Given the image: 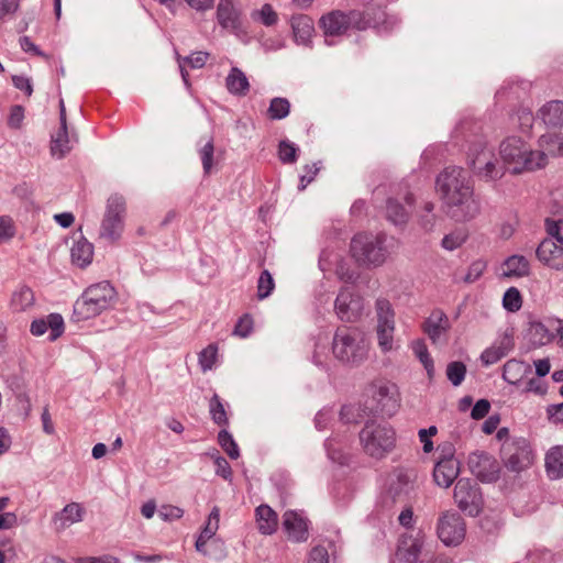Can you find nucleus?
<instances>
[{"label":"nucleus","instance_id":"obj_1","mask_svg":"<svg viewBox=\"0 0 563 563\" xmlns=\"http://www.w3.org/2000/svg\"><path fill=\"white\" fill-rule=\"evenodd\" d=\"M437 190L445 205L446 213L456 221H468L479 213V201L475 198L473 185L463 168H445L438 176Z\"/></svg>","mask_w":563,"mask_h":563},{"label":"nucleus","instance_id":"obj_31","mask_svg":"<svg viewBox=\"0 0 563 563\" xmlns=\"http://www.w3.org/2000/svg\"><path fill=\"white\" fill-rule=\"evenodd\" d=\"M291 27L296 40L302 44L308 43L314 33L313 21L306 14L294 15Z\"/></svg>","mask_w":563,"mask_h":563},{"label":"nucleus","instance_id":"obj_7","mask_svg":"<svg viewBox=\"0 0 563 563\" xmlns=\"http://www.w3.org/2000/svg\"><path fill=\"white\" fill-rule=\"evenodd\" d=\"M364 451L374 457H382L395 445V432L385 423L368 422L360 433Z\"/></svg>","mask_w":563,"mask_h":563},{"label":"nucleus","instance_id":"obj_60","mask_svg":"<svg viewBox=\"0 0 563 563\" xmlns=\"http://www.w3.org/2000/svg\"><path fill=\"white\" fill-rule=\"evenodd\" d=\"M547 231L563 246V219L547 221Z\"/></svg>","mask_w":563,"mask_h":563},{"label":"nucleus","instance_id":"obj_10","mask_svg":"<svg viewBox=\"0 0 563 563\" xmlns=\"http://www.w3.org/2000/svg\"><path fill=\"white\" fill-rule=\"evenodd\" d=\"M376 334L377 344L383 353L394 350L395 312L386 299L376 301Z\"/></svg>","mask_w":563,"mask_h":563},{"label":"nucleus","instance_id":"obj_64","mask_svg":"<svg viewBox=\"0 0 563 563\" xmlns=\"http://www.w3.org/2000/svg\"><path fill=\"white\" fill-rule=\"evenodd\" d=\"M75 563H118V560L110 555H103L99 558L85 556L76 559Z\"/></svg>","mask_w":563,"mask_h":563},{"label":"nucleus","instance_id":"obj_55","mask_svg":"<svg viewBox=\"0 0 563 563\" xmlns=\"http://www.w3.org/2000/svg\"><path fill=\"white\" fill-rule=\"evenodd\" d=\"M530 335L533 341L540 345H543L551 341L552 334L547 330L542 323H534L530 328Z\"/></svg>","mask_w":563,"mask_h":563},{"label":"nucleus","instance_id":"obj_49","mask_svg":"<svg viewBox=\"0 0 563 563\" xmlns=\"http://www.w3.org/2000/svg\"><path fill=\"white\" fill-rule=\"evenodd\" d=\"M298 152V146L289 141H282L278 145V157L284 164L295 163Z\"/></svg>","mask_w":563,"mask_h":563},{"label":"nucleus","instance_id":"obj_36","mask_svg":"<svg viewBox=\"0 0 563 563\" xmlns=\"http://www.w3.org/2000/svg\"><path fill=\"white\" fill-rule=\"evenodd\" d=\"M228 90L233 95L244 96L249 92L250 82L245 74L233 67L225 79Z\"/></svg>","mask_w":563,"mask_h":563},{"label":"nucleus","instance_id":"obj_27","mask_svg":"<svg viewBox=\"0 0 563 563\" xmlns=\"http://www.w3.org/2000/svg\"><path fill=\"white\" fill-rule=\"evenodd\" d=\"M35 305V296L31 288L21 286L13 291L10 299V309L14 313L26 312Z\"/></svg>","mask_w":563,"mask_h":563},{"label":"nucleus","instance_id":"obj_34","mask_svg":"<svg viewBox=\"0 0 563 563\" xmlns=\"http://www.w3.org/2000/svg\"><path fill=\"white\" fill-rule=\"evenodd\" d=\"M93 257V246L85 239L78 240L71 247L73 263L78 267L88 266Z\"/></svg>","mask_w":563,"mask_h":563},{"label":"nucleus","instance_id":"obj_24","mask_svg":"<svg viewBox=\"0 0 563 563\" xmlns=\"http://www.w3.org/2000/svg\"><path fill=\"white\" fill-rule=\"evenodd\" d=\"M501 274L508 278L528 277L531 274V263L523 255H511L501 264Z\"/></svg>","mask_w":563,"mask_h":563},{"label":"nucleus","instance_id":"obj_26","mask_svg":"<svg viewBox=\"0 0 563 563\" xmlns=\"http://www.w3.org/2000/svg\"><path fill=\"white\" fill-rule=\"evenodd\" d=\"M51 151L53 155H57L58 157L64 156L66 153L70 151L69 139L66 128V111L63 100L60 101V128L52 136Z\"/></svg>","mask_w":563,"mask_h":563},{"label":"nucleus","instance_id":"obj_59","mask_svg":"<svg viewBox=\"0 0 563 563\" xmlns=\"http://www.w3.org/2000/svg\"><path fill=\"white\" fill-rule=\"evenodd\" d=\"M307 563H329L328 550L322 545H317L311 549Z\"/></svg>","mask_w":563,"mask_h":563},{"label":"nucleus","instance_id":"obj_22","mask_svg":"<svg viewBox=\"0 0 563 563\" xmlns=\"http://www.w3.org/2000/svg\"><path fill=\"white\" fill-rule=\"evenodd\" d=\"M217 21L228 31L235 32L241 26V13L234 0H219L217 5Z\"/></svg>","mask_w":563,"mask_h":563},{"label":"nucleus","instance_id":"obj_11","mask_svg":"<svg viewBox=\"0 0 563 563\" xmlns=\"http://www.w3.org/2000/svg\"><path fill=\"white\" fill-rule=\"evenodd\" d=\"M437 534L448 547L460 544L466 534L464 519L455 511H444L437 523Z\"/></svg>","mask_w":563,"mask_h":563},{"label":"nucleus","instance_id":"obj_21","mask_svg":"<svg viewBox=\"0 0 563 563\" xmlns=\"http://www.w3.org/2000/svg\"><path fill=\"white\" fill-rule=\"evenodd\" d=\"M64 320L58 313H51L46 318L36 319L31 323L30 331L33 335L40 336L49 331V340L54 341L64 332Z\"/></svg>","mask_w":563,"mask_h":563},{"label":"nucleus","instance_id":"obj_20","mask_svg":"<svg viewBox=\"0 0 563 563\" xmlns=\"http://www.w3.org/2000/svg\"><path fill=\"white\" fill-rule=\"evenodd\" d=\"M422 328L432 343L435 344L446 336L451 329V322L449 317L442 310L435 309L426 319Z\"/></svg>","mask_w":563,"mask_h":563},{"label":"nucleus","instance_id":"obj_5","mask_svg":"<svg viewBox=\"0 0 563 563\" xmlns=\"http://www.w3.org/2000/svg\"><path fill=\"white\" fill-rule=\"evenodd\" d=\"M115 290L108 282L89 286L75 302L74 314L78 320H88L99 316L114 301Z\"/></svg>","mask_w":563,"mask_h":563},{"label":"nucleus","instance_id":"obj_32","mask_svg":"<svg viewBox=\"0 0 563 563\" xmlns=\"http://www.w3.org/2000/svg\"><path fill=\"white\" fill-rule=\"evenodd\" d=\"M220 522V509L218 507H213L211 512L208 516L207 522L201 530L197 541L196 549L199 552H205V547L207 542L217 533L219 529Z\"/></svg>","mask_w":563,"mask_h":563},{"label":"nucleus","instance_id":"obj_35","mask_svg":"<svg viewBox=\"0 0 563 563\" xmlns=\"http://www.w3.org/2000/svg\"><path fill=\"white\" fill-rule=\"evenodd\" d=\"M84 508L77 503H70L55 517V522L64 529L82 520Z\"/></svg>","mask_w":563,"mask_h":563},{"label":"nucleus","instance_id":"obj_29","mask_svg":"<svg viewBox=\"0 0 563 563\" xmlns=\"http://www.w3.org/2000/svg\"><path fill=\"white\" fill-rule=\"evenodd\" d=\"M256 526L261 533L272 534L276 531L278 519L276 512L267 505H261L255 510Z\"/></svg>","mask_w":563,"mask_h":563},{"label":"nucleus","instance_id":"obj_13","mask_svg":"<svg viewBox=\"0 0 563 563\" xmlns=\"http://www.w3.org/2000/svg\"><path fill=\"white\" fill-rule=\"evenodd\" d=\"M505 466L512 472H521L533 464L534 455L526 440L508 443L503 446Z\"/></svg>","mask_w":563,"mask_h":563},{"label":"nucleus","instance_id":"obj_18","mask_svg":"<svg viewBox=\"0 0 563 563\" xmlns=\"http://www.w3.org/2000/svg\"><path fill=\"white\" fill-rule=\"evenodd\" d=\"M283 529L288 540L292 542H305L308 540V521L301 512L287 510L283 515Z\"/></svg>","mask_w":563,"mask_h":563},{"label":"nucleus","instance_id":"obj_19","mask_svg":"<svg viewBox=\"0 0 563 563\" xmlns=\"http://www.w3.org/2000/svg\"><path fill=\"white\" fill-rule=\"evenodd\" d=\"M537 260L544 266L563 271V246L550 239L543 240L536 250Z\"/></svg>","mask_w":563,"mask_h":563},{"label":"nucleus","instance_id":"obj_63","mask_svg":"<svg viewBox=\"0 0 563 563\" xmlns=\"http://www.w3.org/2000/svg\"><path fill=\"white\" fill-rule=\"evenodd\" d=\"M489 401L486 399H481L474 405L471 417L475 420L483 419L489 412Z\"/></svg>","mask_w":563,"mask_h":563},{"label":"nucleus","instance_id":"obj_4","mask_svg":"<svg viewBox=\"0 0 563 563\" xmlns=\"http://www.w3.org/2000/svg\"><path fill=\"white\" fill-rule=\"evenodd\" d=\"M371 22L372 18L367 11L352 10L343 12L333 10L320 18L319 26L325 36V41L330 43L329 38L344 36L352 29L365 30L371 25Z\"/></svg>","mask_w":563,"mask_h":563},{"label":"nucleus","instance_id":"obj_48","mask_svg":"<svg viewBox=\"0 0 563 563\" xmlns=\"http://www.w3.org/2000/svg\"><path fill=\"white\" fill-rule=\"evenodd\" d=\"M466 375V366L464 363L455 361L446 366V377L454 385L460 386Z\"/></svg>","mask_w":563,"mask_h":563},{"label":"nucleus","instance_id":"obj_39","mask_svg":"<svg viewBox=\"0 0 563 563\" xmlns=\"http://www.w3.org/2000/svg\"><path fill=\"white\" fill-rule=\"evenodd\" d=\"M411 349L427 371L428 377L431 379L434 375V364L426 342L423 340H416L411 343Z\"/></svg>","mask_w":563,"mask_h":563},{"label":"nucleus","instance_id":"obj_42","mask_svg":"<svg viewBox=\"0 0 563 563\" xmlns=\"http://www.w3.org/2000/svg\"><path fill=\"white\" fill-rule=\"evenodd\" d=\"M523 298L517 287L508 288L503 296V307L508 312L515 313L522 307Z\"/></svg>","mask_w":563,"mask_h":563},{"label":"nucleus","instance_id":"obj_54","mask_svg":"<svg viewBox=\"0 0 563 563\" xmlns=\"http://www.w3.org/2000/svg\"><path fill=\"white\" fill-rule=\"evenodd\" d=\"M486 262L482 260L472 262L467 267V273L464 277V282L467 284L475 283L483 276L484 272L486 271Z\"/></svg>","mask_w":563,"mask_h":563},{"label":"nucleus","instance_id":"obj_45","mask_svg":"<svg viewBox=\"0 0 563 563\" xmlns=\"http://www.w3.org/2000/svg\"><path fill=\"white\" fill-rule=\"evenodd\" d=\"M252 19L266 26H273L278 21V14L271 4L265 3L261 9L252 12Z\"/></svg>","mask_w":563,"mask_h":563},{"label":"nucleus","instance_id":"obj_37","mask_svg":"<svg viewBox=\"0 0 563 563\" xmlns=\"http://www.w3.org/2000/svg\"><path fill=\"white\" fill-rule=\"evenodd\" d=\"M468 230L465 227H459L446 233L442 241L441 246L446 251H454L460 249L468 239Z\"/></svg>","mask_w":563,"mask_h":563},{"label":"nucleus","instance_id":"obj_28","mask_svg":"<svg viewBox=\"0 0 563 563\" xmlns=\"http://www.w3.org/2000/svg\"><path fill=\"white\" fill-rule=\"evenodd\" d=\"M536 151L547 154V164L550 157L563 156V136L554 133L542 134L538 140Z\"/></svg>","mask_w":563,"mask_h":563},{"label":"nucleus","instance_id":"obj_56","mask_svg":"<svg viewBox=\"0 0 563 563\" xmlns=\"http://www.w3.org/2000/svg\"><path fill=\"white\" fill-rule=\"evenodd\" d=\"M158 516L164 521H173L180 519L184 516V510L177 506L163 505L158 510Z\"/></svg>","mask_w":563,"mask_h":563},{"label":"nucleus","instance_id":"obj_38","mask_svg":"<svg viewBox=\"0 0 563 563\" xmlns=\"http://www.w3.org/2000/svg\"><path fill=\"white\" fill-rule=\"evenodd\" d=\"M421 542L417 539L404 540L398 548L397 556L405 563H416L418 561Z\"/></svg>","mask_w":563,"mask_h":563},{"label":"nucleus","instance_id":"obj_40","mask_svg":"<svg viewBox=\"0 0 563 563\" xmlns=\"http://www.w3.org/2000/svg\"><path fill=\"white\" fill-rule=\"evenodd\" d=\"M209 411L212 421L220 426L225 427L229 423V417L224 404L218 395H213L209 402Z\"/></svg>","mask_w":563,"mask_h":563},{"label":"nucleus","instance_id":"obj_57","mask_svg":"<svg viewBox=\"0 0 563 563\" xmlns=\"http://www.w3.org/2000/svg\"><path fill=\"white\" fill-rule=\"evenodd\" d=\"M253 330V319L249 314L242 316L234 328V334L240 338H246Z\"/></svg>","mask_w":563,"mask_h":563},{"label":"nucleus","instance_id":"obj_16","mask_svg":"<svg viewBox=\"0 0 563 563\" xmlns=\"http://www.w3.org/2000/svg\"><path fill=\"white\" fill-rule=\"evenodd\" d=\"M468 467L472 474L482 482H495L498 479L500 473L498 461L485 452L471 454L468 457Z\"/></svg>","mask_w":563,"mask_h":563},{"label":"nucleus","instance_id":"obj_58","mask_svg":"<svg viewBox=\"0 0 563 563\" xmlns=\"http://www.w3.org/2000/svg\"><path fill=\"white\" fill-rule=\"evenodd\" d=\"M438 433V429L434 426H431L428 429H421L419 430V440L423 444V452L430 453L433 450V443L431 441V438L434 437Z\"/></svg>","mask_w":563,"mask_h":563},{"label":"nucleus","instance_id":"obj_52","mask_svg":"<svg viewBox=\"0 0 563 563\" xmlns=\"http://www.w3.org/2000/svg\"><path fill=\"white\" fill-rule=\"evenodd\" d=\"M15 223L9 216H0V244L10 241L15 235Z\"/></svg>","mask_w":563,"mask_h":563},{"label":"nucleus","instance_id":"obj_44","mask_svg":"<svg viewBox=\"0 0 563 563\" xmlns=\"http://www.w3.org/2000/svg\"><path fill=\"white\" fill-rule=\"evenodd\" d=\"M534 121V115L529 108H520L511 115V122L522 132L529 133Z\"/></svg>","mask_w":563,"mask_h":563},{"label":"nucleus","instance_id":"obj_51","mask_svg":"<svg viewBox=\"0 0 563 563\" xmlns=\"http://www.w3.org/2000/svg\"><path fill=\"white\" fill-rule=\"evenodd\" d=\"M275 288L274 279L268 271H263L257 282V296L260 299L268 297Z\"/></svg>","mask_w":563,"mask_h":563},{"label":"nucleus","instance_id":"obj_8","mask_svg":"<svg viewBox=\"0 0 563 563\" xmlns=\"http://www.w3.org/2000/svg\"><path fill=\"white\" fill-rule=\"evenodd\" d=\"M125 212L126 202L122 196L114 194L109 197L100 228V238L110 243L117 242L124 231Z\"/></svg>","mask_w":563,"mask_h":563},{"label":"nucleus","instance_id":"obj_41","mask_svg":"<svg viewBox=\"0 0 563 563\" xmlns=\"http://www.w3.org/2000/svg\"><path fill=\"white\" fill-rule=\"evenodd\" d=\"M208 59V53L197 52L191 54L189 57L179 60L181 77L186 85H188V71L186 70V65H189L191 68H201Z\"/></svg>","mask_w":563,"mask_h":563},{"label":"nucleus","instance_id":"obj_12","mask_svg":"<svg viewBox=\"0 0 563 563\" xmlns=\"http://www.w3.org/2000/svg\"><path fill=\"white\" fill-rule=\"evenodd\" d=\"M454 500L464 512L476 516L483 506V498L476 483L468 478H461L454 487Z\"/></svg>","mask_w":563,"mask_h":563},{"label":"nucleus","instance_id":"obj_15","mask_svg":"<svg viewBox=\"0 0 563 563\" xmlns=\"http://www.w3.org/2000/svg\"><path fill=\"white\" fill-rule=\"evenodd\" d=\"M460 473V462L454 457L452 445L442 449V456L433 470L435 483L444 488L451 486Z\"/></svg>","mask_w":563,"mask_h":563},{"label":"nucleus","instance_id":"obj_46","mask_svg":"<svg viewBox=\"0 0 563 563\" xmlns=\"http://www.w3.org/2000/svg\"><path fill=\"white\" fill-rule=\"evenodd\" d=\"M409 210L395 200L387 202V217L395 224H402L407 221Z\"/></svg>","mask_w":563,"mask_h":563},{"label":"nucleus","instance_id":"obj_25","mask_svg":"<svg viewBox=\"0 0 563 563\" xmlns=\"http://www.w3.org/2000/svg\"><path fill=\"white\" fill-rule=\"evenodd\" d=\"M538 119L547 128L563 126V101L552 100L543 104L538 111Z\"/></svg>","mask_w":563,"mask_h":563},{"label":"nucleus","instance_id":"obj_62","mask_svg":"<svg viewBox=\"0 0 563 563\" xmlns=\"http://www.w3.org/2000/svg\"><path fill=\"white\" fill-rule=\"evenodd\" d=\"M16 553L10 541L0 543V563H14Z\"/></svg>","mask_w":563,"mask_h":563},{"label":"nucleus","instance_id":"obj_53","mask_svg":"<svg viewBox=\"0 0 563 563\" xmlns=\"http://www.w3.org/2000/svg\"><path fill=\"white\" fill-rule=\"evenodd\" d=\"M213 142L212 140H208L199 151L202 167L206 174H209L213 167Z\"/></svg>","mask_w":563,"mask_h":563},{"label":"nucleus","instance_id":"obj_30","mask_svg":"<svg viewBox=\"0 0 563 563\" xmlns=\"http://www.w3.org/2000/svg\"><path fill=\"white\" fill-rule=\"evenodd\" d=\"M530 373L531 366L528 363L512 358L505 363L503 377L509 384L516 385Z\"/></svg>","mask_w":563,"mask_h":563},{"label":"nucleus","instance_id":"obj_2","mask_svg":"<svg viewBox=\"0 0 563 563\" xmlns=\"http://www.w3.org/2000/svg\"><path fill=\"white\" fill-rule=\"evenodd\" d=\"M499 158L504 173L521 175L547 166V154L532 148L525 136L509 135L499 144Z\"/></svg>","mask_w":563,"mask_h":563},{"label":"nucleus","instance_id":"obj_23","mask_svg":"<svg viewBox=\"0 0 563 563\" xmlns=\"http://www.w3.org/2000/svg\"><path fill=\"white\" fill-rule=\"evenodd\" d=\"M514 347L512 338L508 334L499 336L490 346L481 354V362L484 366H490L505 357Z\"/></svg>","mask_w":563,"mask_h":563},{"label":"nucleus","instance_id":"obj_9","mask_svg":"<svg viewBox=\"0 0 563 563\" xmlns=\"http://www.w3.org/2000/svg\"><path fill=\"white\" fill-rule=\"evenodd\" d=\"M384 240L380 236L356 234L351 242L353 257L362 264L380 265L386 260V251L383 247Z\"/></svg>","mask_w":563,"mask_h":563},{"label":"nucleus","instance_id":"obj_6","mask_svg":"<svg viewBox=\"0 0 563 563\" xmlns=\"http://www.w3.org/2000/svg\"><path fill=\"white\" fill-rule=\"evenodd\" d=\"M467 162L474 174L486 181L504 176V167L498 163L493 147L485 141H477L470 146Z\"/></svg>","mask_w":563,"mask_h":563},{"label":"nucleus","instance_id":"obj_61","mask_svg":"<svg viewBox=\"0 0 563 563\" xmlns=\"http://www.w3.org/2000/svg\"><path fill=\"white\" fill-rule=\"evenodd\" d=\"M24 119V109L21 106H13L10 109L8 124L12 129H19Z\"/></svg>","mask_w":563,"mask_h":563},{"label":"nucleus","instance_id":"obj_43","mask_svg":"<svg viewBox=\"0 0 563 563\" xmlns=\"http://www.w3.org/2000/svg\"><path fill=\"white\" fill-rule=\"evenodd\" d=\"M290 102L286 98H274L272 99L267 115L272 120H282L289 114Z\"/></svg>","mask_w":563,"mask_h":563},{"label":"nucleus","instance_id":"obj_47","mask_svg":"<svg viewBox=\"0 0 563 563\" xmlns=\"http://www.w3.org/2000/svg\"><path fill=\"white\" fill-rule=\"evenodd\" d=\"M218 442L222 450L233 460L240 456L238 444L227 430H221L218 435Z\"/></svg>","mask_w":563,"mask_h":563},{"label":"nucleus","instance_id":"obj_17","mask_svg":"<svg viewBox=\"0 0 563 563\" xmlns=\"http://www.w3.org/2000/svg\"><path fill=\"white\" fill-rule=\"evenodd\" d=\"M363 310L362 298L349 287L341 289L335 300V312L342 321L352 322L358 319Z\"/></svg>","mask_w":563,"mask_h":563},{"label":"nucleus","instance_id":"obj_50","mask_svg":"<svg viewBox=\"0 0 563 563\" xmlns=\"http://www.w3.org/2000/svg\"><path fill=\"white\" fill-rule=\"evenodd\" d=\"M218 360V346L216 344H209L199 354V364L203 372L209 371L213 367Z\"/></svg>","mask_w":563,"mask_h":563},{"label":"nucleus","instance_id":"obj_33","mask_svg":"<svg viewBox=\"0 0 563 563\" xmlns=\"http://www.w3.org/2000/svg\"><path fill=\"white\" fill-rule=\"evenodd\" d=\"M545 470L552 479L563 477V445L551 448L545 455Z\"/></svg>","mask_w":563,"mask_h":563},{"label":"nucleus","instance_id":"obj_14","mask_svg":"<svg viewBox=\"0 0 563 563\" xmlns=\"http://www.w3.org/2000/svg\"><path fill=\"white\" fill-rule=\"evenodd\" d=\"M372 398L377 402V409L386 415H391L398 407L397 386L385 379H377L369 387Z\"/></svg>","mask_w":563,"mask_h":563},{"label":"nucleus","instance_id":"obj_3","mask_svg":"<svg viewBox=\"0 0 563 563\" xmlns=\"http://www.w3.org/2000/svg\"><path fill=\"white\" fill-rule=\"evenodd\" d=\"M371 343L356 328L342 327L334 334L332 351L334 356L346 364L360 365L367 360Z\"/></svg>","mask_w":563,"mask_h":563}]
</instances>
